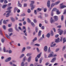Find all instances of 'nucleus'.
<instances>
[{"label": "nucleus", "mask_w": 66, "mask_h": 66, "mask_svg": "<svg viewBox=\"0 0 66 66\" xmlns=\"http://www.w3.org/2000/svg\"><path fill=\"white\" fill-rule=\"evenodd\" d=\"M60 2V1H59L57 2H56L55 3H52L51 4V7H53V6H54V5H57Z\"/></svg>", "instance_id": "nucleus-1"}, {"label": "nucleus", "mask_w": 66, "mask_h": 66, "mask_svg": "<svg viewBox=\"0 0 66 66\" xmlns=\"http://www.w3.org/2000/svg\"><path fill=\"white\" fill-rule=\"evenodd\" d=\"M30 6H31V10H33V1H32L31 2V3L30 4Z\"/></svg>", "instance_id": "nucleus-2"}, {"label": "nucleus", "mask_w": 66, "mask_h": 66, "mask_svg": "<svg viewBox=\"0 0 66 66\" xmlns=\"http://www.w3.org/2000/svg\"><path fill=\"white\" fill-rule=\"evenodd\" d=\"M8 12H9V13H7L6 14V17H8L10 16V13H11V11L10 10L9 11H6V13H8Z\"/></svg>", "instance_id": "nucleus-3"}, {"label": "nucleus", "mask_w": 66, "mask_h": 66, "mask_svg": "<svg viewBox=\"0 0 66 66\" xmlns=\"http://www.w3.org/2000/svg\"><path fill=\"white\" fill-rule=\"evenodd\" d=\"M11 60V57H9L6 59L5 61V62H9Z\"/></svg>", "instance_id": "nucleus-4"}, {"label": "nucleus", "mask_w": 66, "mask_h": 66, "mask_svg": "<svg viewBox=\"0 0 66 66\" xmlns=\"http://www.w3.org/2000/svg\"><path fill=\"white\" fill-rule=\"evenodd\" d=\"M54 19L55 21H57L59 20V17H58L57 16H54Z\"/></svg>", "instance_id": "nucleus-5"}, {"label": "nucleus", "mask_w": 66, "mask_h": 66, "mask_svg": "<svg viewBox=\"0 0 66 66\" xmlns=\"http://www.w3.org/2000/svg\"><path fill=\"white\" fill-rule=\"evenodd\" d=\"M47 6L48 8H49L50 7V2L49 1H48L47 2Z\"/></svg>", "instance_id": "nucleus-6"}, {"label": "nucleus", "mask_w": 66, "mask_h": 66, "mask_svg": "<svg viewBox=\"0 0 66 66\" xmlns=\"http://www.w3.org/2000/svg\"><path fill=\"white\" fill-rule=\"evenodd\" d=\"M56 59V57H55L53 58L51 60V63H54V62L55 61Z\"/></svg>", "instance_id": "nucleus-7"}, {"label": "nucleus", "mask_w": 66, "mask_h": 66, "mask_svg": "<svg viewBox=\"0 0 66 66\" xmlns=\"http://www.w3.org/2000/svg\"><path fill=\"white\" fill-rule=\"evenodd\" d=\"M51 54H50V55L48 56V57H51L53 56V52H51Z\"/></svg>", "instance_id": "nucleus-8"}, {"label": "nucleus", "mask_w": 66, "mask_h": 66, "mask_svg": "<svg viewBox=\"0 0 66 66\" xmlns=\"http://www.w3.org/2000/svg\"><path fill=\"white\" fill-rule=\"evenodd\" d=\"M59 42H60V38H57V39H55V42L56 43H58Z\"/></svg>", "instance_id": "nucleus-9"}, {"label": "nucleus", "mask_w": 66, "mask_h": 66, "mask_svg": "<svg viewBox=\"0 0 66 66\" xmlns=\"http://www.w3.org/2000/svg\"><path fill=\"white\" fill-rule=\"evenodd\" d=\"M48 50V47L47 46H45L44 48V51L45 52H46Z\"/></svg>", "instance_id": "nucleus-10"}, {"label": "nucleus", "mask_w": 66, "mask_h": 66, "mask_svg": "<svg viewBox=\"0 0 66 66\" xmlns=\"http://www.w3.org/2000/svg\"><path fill=\"white\" fill-rule=\"evenodd\" d=\"M50 22L51 23H53V22H55V20L53 19L52 18H51L50 19Z\"/></svg>", "instance_id": "nucleus-11"}, {"label": "nucleus", "mask_w": 66, "mask_h": 66, "mask_svg": "<svg viewBox=\"0 0 66 66\" xmlns=\"http://www.w3.org/2000/svg\"><path fill=\"white\" fill-rule=\"evenodd\" d=\"M31 57H31V56H30L29 57L27 60V61L28 62H30L31 61Z\"/></svg>", "instance_id": "nucleus-12"}, {"label": "nucleus", "mask_w": 66, "mask_h": 66, "mask_svg": "<svg viewBox=\"0 0 66 66\" xmlns=\"http://www.w3.org/2000/svg\"><path fill=\"white\" fill-rule=\"evenodd\" d=\"M42 54V53H40L39 54H38L37 56V57L38 58V59H39L40 57V55H41V54Z\"/></svg>", "instance_id": "nucleus-13"}, {"label": "nucleus", "mask_w": 66, "mask_h": 66, "mask_svg": "<svg viewBox=\"0 0 66 66\" xmlns=\"http://www.w3.org/2000/svg\"><path fill=\"white\" fill-rule=\"evenodd\" d=\"M56 13H57V15H59V14H60L61 13V12H60L58 10H57L56 11Z\"/></svg>", "instance_id": "nucleus-14"}, {"label": "nucleus", "mask_w": 66, "mask_h": 66, "mask_svg": "<svg viewBox=\"0 0 66 66\" xmlns=\"http://www.w3.org/2000/svg\"><path fill=\"white\" fill-rule=\"evenodd\" d=\"M46 37H47L48 38H49L50 36V35L49 33H48L46 36Z\"/></svg>", "instance_id": "nucleus-15"}, {"label": "nucleus", "mask_w": 66, "mask_h": 66, "mask_svg": "<svg viewBox=\"0 0 66 66\" xmlns=\"http://www.w3.org/2000/svg\"><path fill=\"white\" fill-rule=\"evenodd\" d=\"M7 6V4H4L3 5V6H2V8L3 9H4L6 7V6Z\"/></svg>", "instance_id": "nucleus-16"}, {"label": "nucleus", "mask_w": 66, "mask_h": 66, "mask_svg": "<svg viewBox=\"0 0 66 66\" xmlns=\"http://www.w3.org/2000/svg\"><path fill=\"white\" fill-rule=\"evenodd\" d=\"M8 31L10 32H12L13 31V29L12 28H10L8 29Z\"/></svg>", "instance_id": "nucleus-17"}, {"label": "nucleus", "mask_w": 66, "mask_h": 66, "mask_svg": "<svg viewBox=\"0 0 66 66\" xmlns=\"http://www.w3.org/2000/svg\"><path fill=\"white\" fill-rule=\"evenodd\" d=\"M18 10V8L17 7H15L14 9V13H15L16 11Z\"/></svg>", "instance_id": "nucleus-18"}, {"label": "nucleus", "mask_w": 66, "mask_h": 66, "mask_svg": "<svg viewBox=\"0 0 66 66\" xmlns=\"http://www.w3.org/2000/svg\"><path fill=\"white\" fill-rule=\"evenodd\" d=\"M12 9V7L10 6L8 7L7 9L8 10H9V11H11V10Z\"/></svg>", "instance_id": "nucleus-19"}, {"label": "nucleus", "mask_w": 66, "mask_h": 66, "mask_svg": "<svg viewBox=\"0 0 66 66\" xmlns=\"http://www.w3.org/2000/svg\"><path fill=\"white\" fill-rule=\"evenodd\" d=\"M65 7H66V6L63 5L60 7V9H63L65 8Z\"/></svg>", "instance_id": "nucleus-20"}, {"label": "nucleus", "mask_w": 66, "mask_h": 66, "mask_svg": "<svg viewBox=\"0 0 66 66\" xmlns=\"http://www.w3.org/2000/svg\"><path fill=\"white\" fill-rule=\"evenodd\" d=\"M41 33H42V31L40 30L38 32V35L39 36H40L41 35Z\"/></svg>", "instance_id": "nucleus-21"}, {"label": "nucleus", "mask_w": 66, "mask_h": 66, "mask_svg": "<svg viewBox=\"0 0 66 66\" xmlns=\"http://www.w3.org/2000/svg\"><path fill=\"white\" fill-rule=\"evenodd\" d=\"M25 50H26V47H23L22 50V52H23V51H25Z\"/></svg>", "instance_id": "nucleus-22"}, {"label": "nucleus", "mask_w": 66, "mask_h": 66, "mask_svg": "<svg viewBox=\"0 0 66 66\" xmlns=\"http://www.w3.org/2000/svg\"><path fill=\"white\" fill-rule=\"evenodd\" d=\"M24 55V54H21V56H20V59H21V58H22V57H23Z\"/></svg>", "instance_id": "nucleus-23"}, {"label": "nucleus", "mask_w": 66, "mask_h": 66, "mask_svg": "<svg viewBox=\"0 0 66 66\" xmlns=\"http://www.w3.org/2000/svg\"><path fill=\"white\" fill-rule=\"evenodd\" d=\"M65 49H66V46H64L63 47V48L62 49V51H64V50H65Z\"/></svg>", "instance_id": "nucleus-24"}, {"label": "nucleus", "mask_w": 66, "mask_h": 66, "mask_svg": "<svg viewBox=\"0 0 66 66\" xmlns=\"http://www.w3.org/2000/svg\"><path fill=\"white\" fill-rule=\"evenodd\" d=\"M21 66H24V63L23 62H22L21 63Z\"/></svg>", "instance_id": "nucleus-25"}, {"label": "nucleus", "mask_w": 66, "mask_h": 66, "mask_svg": "<svg viewBox=\"0 0 66 66\" xmlns=\"http://www.w3.org/2000/svg\"><path fill=\"white\" fill-rule=\"evenodd\" d=\"M42 61H43V59L42 58H41L39 60V63L40 64H41V63H42Z\"/></svg>", "instance_id": "nucleus-26"}, {"label": "nucleus", "mask_w": 66, "mask_h": 66, "mask_svg": "<svg viewBox=\"0 0 66 66\" xmlns=\"http://www.w3.org/2000/svg\"><path fill=\"white\" fill-rule=\"evenodd\" d=\"M27 21L28 23H31V20H30L29 18L27 19Z\"/></svg>", "instance_id": "nucleus-27"}, {"label": "nucleus", "mask_w": 66, "mask_h": 66, "mask_svg": "<svg viewBox=\"0 0 66 66\" xmlns=\"http://www.w3.org/2000/svg\"><path fill=\"white\" fill-rule=\"evenodd\" d=\"M1 41L2 43H4L5 41V39L4 38H2L1 40Z\"/></svg>", "instance_id": "nucleus-28"}, {"label": "nucleus", "mask_w": 66, "mask_h": 66, "mask_svg": "<svg viewBox=\"0 0 66 66\" xmlns=\"http://www.w3.org/2000/svg\"><path fill=\"white\" fill-rule=\"evenodd\" d=\"M61 20L62 21H63L64 20V15H62L61 16Z\"/></svg>", "instance_id": "nucleus-29"}, {"label": "nucleus", "mask_w": 66, "mask_h": 66, "mask_svg": "<svg viewBox=\"0 0 66 66\" xmlns=\"http://www.w3.org/2000/svg\"><path fill=\"white\" fill-rule=\"evenodd\" d=\"M3 28L4 29V30H6V27H5V25H3Z\"/></svg>", "instance_id": "nucleus-30"}, {"label": "nucleus", "mask_w": 66, "mask_h": 66, "mask_svg": "<svg viewBox=\"0 0 66 66\" xmlns=\"http://www.w3.org/2000/svg\"><path fill=\"white\" fill-rule=\"evenodd\" d=\"M38 30V28H37V27H36L35 31H36V33H37V32Z\"/></svg>", "instance_id": "nucleus-31"}, {"label": "nucleus", "mask_w": 66, "mask_h": 66, "mask_svg": "<svg viewBox=\"0 0 66 66\" xmlns=\"http://www.w3.org/2000/svg\"><path fill=\"white\" fill-rule=\"evenodd\" d=\"M51 35L52 36H53L54 34L53 33V31L52 30L51 31Z\"/></svg>", "instance_id": "nucleus-32"}, {"label": "nucleus", "mask_w": 66, "mask_h": 66, "mask_svg": "<svg viewBox=\"0 0 66 66\" xmlns=\"http://www.w3.org/2000/svg\"><path fill=\"white\" fill-rule=\"evenodd\" d=\"M56 11V8H54L52 10V11L53 12L54 11Z\"/></svg>", "instance_id": "nucleus-33"}, {"label": "nucleus", "mask_w": 66, "mask_h": 66, "mask_svg": "<svg viewBox=\"0 0 66 66\" xmlns=\"http://www.w3.org/2000/svg\"><path fill=\"white\" fill-rule=\"evenodd\" d=\"M18 6H19V7H21V6H22V5H21V4H18L17 5Z\"/></svg>", "instance_id": "nucleus-34"}, {"label": "nucleus", "mask_w": 66, "mask_h": 66, "mask_svg": "<svg viewBox=\"0 0 66 66\" xmlns=\"http://www.w3.org/2000/svg\"><path fill=\"white\" fill-rule=\"evenodd\" d=\"M3 50L4 52H6V49H5V47H4Z\"/></svg>", "instance_id": "nucleus-35"}, {"label": "nucleus", "mask_w": 66, "mask_h": 66, "mask_svg": "<svg viewBox=\"0 0 66 66\" xmlns=\"http://www.w3.org/2000/svg\"><path fill=\"white\" fill-rule=\"evenodd\" d=\"M5 36L7 38L9 39H10V37L9 36H8L6 34L5 35Z\"/></svg>", "instance_id": "nucleus-36"}, {"label": "nucleus", "mask_w": 66, "mask_h": 66, "mask_svg": "<svg viewBox=\"0 0 66 66\" xmlns=\"http://www.w3.org/2000/svg\"><path fill=\"white\" fill-rule=\"evenodd\" d=\"M35 46H38V47H39V46H40V45L39 44H36L34 45Z\"/></svg>", "instance_id": "nucleus-37"}, {"label": "nucleus", "mask_w": 66, "mask_h": 66, "mask_svg": "<svg viewBox=\"0 0 66 66\" xmlns=\"http://www.w3.org/2000/svg\"><path fill=\"white\" fill-rule=\"evenodd\" d=\"M42 10V9H40L39 8H38L37 10V11H41Z\"/></svg>", "instance_id": "nucleus-38"}, {"label": "nucleus", "mask_w": 66, "mask_h": 66, "mask_svg": "<svg viewBox=\"0 0 66 66\" xmlns=\"http://www.w3.org/2000/svg\"><path fill=\"white\" fill-rule=\"evenodd\" d=\"M27 12L28 13H30L31 12V10L29 9H28V10Z\"/></svg>", "instance_id": "nucleus-39"}, {"label": "nucleus", "mask_w": 66, "mask_h": 66, "mask_svg": "<svg viewBox=\"0 0 66 66\" xmlns=\"http://www.w3.org/2000/svg\"><path fill=\"white\" fill-rule=\"evenodd\" d=\"M3 22L4 24H6L7 23L5 21V20H3Z\"/></svg>", "instance_id": "nucleus-40"}, {"label": "nucleus", "mask_w": 66, "mask_h": 66, "mask_svg": "<svg viewBox=\"0 0 66 66\" xmlns=\"http://www.w3.org/2000/svg\"><path fill=\"white\" fill-rule=\"evenodd\" d=\"M0 34L1 35H3V34L2 33V30L1 29H0Z\"/></svg>", "instance_id": "nucleus-41"}, {"label": "nucleus", "mask_w": 66, "mask_h": 66, "mask_svg": "<svg viewBox=\"0 0 66 66\" xmlns=\"http://www.w3.org/2000/svg\"><path fill=\"white\" fill-rule=\"evenodd\" d=\"M11 20L13 21V22H14V21H15V20L13 18H11Z\"/></svg>", "instance_id": "nucleus-42"}, {"label": "nucleus", "mask_w": 66, "mask_h": 66, "mask_svg": "<svg viewBox=\"0 0 66 66\" xmlns=\"http://www.w3.org/2000/svg\"><path fill=\"white\" fill-rule=\"evenodd\" d=\"M35 60L36 62H37L38 61V58H37V57H36Z\"/></svg>", "instance_id": "nucleus-43"}, {"label": "nucleus", "mask_w": 66, "mask_h": 66, "mask_svg": "<svg viewBox=\"0 0 66 66\" xmlns=\"http://www.w3.org/2000/svg\"><path fill=\"white\" fill-rule=\"evenodd\" d=\"M63 40V43H64L65 42H66V40H65V38H64Z\"/></svg>", "instance_id": "nucleus-44"}, {"label": "nucleus", "mask_w": 66, "mask_h": 66, "mask_svg": "<svg viewBox=\"0 0 66 66\" xmlns=\"http://www.w3.org/2000/svg\"><path fill=\"white\" fill-rule=\"evenodd\" d=\"M21 16H26V14L24 13H23L21 15Z\"/></svg>", "instance_id": "nucleus-45"}, {"label": "nucleus", "mask_w": 66, "mask_h": 66, "mask_svg": "<svg viewBox=\"0 0 66 66\" xmlns=\"http://www.w3.org/2000/svg\"><path fill=\"white\" fill-rule=\"evenodd\" d=\"M34 23H36L37 22V21L36 20V19H34Z\"/></svg>", "instance_id": "nucleus-46"}, {"label": "nucleus", "mask_w": 66, "mask_h": 66, "mask_svg": "<svg viewBox=\"0 0 66 66\" xmlns=\"http://www.w3.org/2000/svg\"><path fill=\"white\" fill-rule=\"evenodd\" d=\"M51 52V50H50V47H49L48 50V52Z\"/></svg>", "instance_id": "nucleus-47"}, {"label": "nucleus", "mask_w": 66, "mask_h": 66, "mask_svg": "<svg viewBox=\"0 0 66 66\" xmlns=\"http://www.w3.org/2000/svg\"><path fill=\"white\" fill-rule=\"evenodd\" d=\"M34 13L35 14V15H37V12H36V10H35L34 11Z\"/></svg>", "instance_id": "nucleus-48"}, {"label": "nucleus", "mask_w": 66, "mask_h": 66, "mask_svg": "<svg viewBox=\"0 0 66 66\" xmlns=\"http://www.w3.org/2000/svg\"><path fill=\"white\" fill-rule=\"evenodd\" d=\"M63 31L62 30H61V31H60V35H62V34H63Z\"/></svg>", "instance_id": "nucleus-49"}, {"label": "nucleus", "mask_w": 66, "mask_h": 66, "mask_svg": "<svg viewBox=\"0 0 66 66\" xmlns=\"http://www.w3.org/2000/svg\"><path fill=\"white\" fill-rule=\"evenodd\" d=\"M7 3V1L6 0H4V3L5 4H6Z\"/></svg>", "instance_id": "nucleus-50"}, {"label": "nucleus", "mask_w": 66, "mask_h": 66, "mask_svg": "<svg viewBox=\"0 0 66 66\" xmlns=\"http://www.w3.org/2000/svg\"><path fill=\"white\" fill-rule=\"evenodd\" d=\"M30 44L31 45H33V40H32L31 41Z\"/></svg>", "instance_id": "nucleus-51"}, {"label": "nucleus", "mask_w": 66, "mask_h": 66, "mask_svg": "<svg viewBox=\"0 0 66 66\" xmlns=\"http://www.w3.org/2000/svg\"><path fill=\"white\" fill-rule=\"evenodd\" d=\"M37 39V37H35L33 40V42H35V40H36Z\"/></svg>", "instance_id": "nucleus-52"}, {"label": "nucleus", "mask_w": 66, "mask_h": 66, "mask_svg": "<svg viewBox=\"0 0 66 66\" xmlns=\"http://www.w3.org/2000/svg\"><path fill=\"white\" fill-rule=\"evenodd\" d=\"M9 54H10L11 53H12V50H10L9 51Z\"/></svg>", "instance_id": "nucleus-53"}, {"label": "nucleus", "mask_w": 66, "mask_h": 66, "mask_svg": "<svg viewBox=\"0 0 66 66\" xmlns=\"http://www.w3.org/2000/svg\"><path fill=\"white\" fill-rule=\"evenodd\" d=\"M3 20V19H2L0 21V25H1V24H2V21Z\"/></svg>", "instance_id": "nucleus-54"}, {"label": "nucleus", "mask_w": 66, "mask_h": 66, "mask_svg": "<svg viewBox=\"0 0 66 66\" xmlns=\"http://www.w3.org/2000/svg\"><path fill=\"white\" fill-rule=\"evenodd\" d=\"M18 29H19V30H21V31H22V29H21V28L20 27H18Z\"/></svg>", "instance_id": "nucleus-55"}, {"label": "nucleus", "mask_w": 66, "mask_h": 66, "mask_svg": "<svg viewBox=\"0 0 66 66\" xmlns=\"http://www.w3.org/2000/svg\"><path fill=\"white\" fill-rule=\"evenodd\" d=\"M26 55L28 56H30V55H31V54H27Z\"/></svg>", "instance_id": "nucleus-56"}, {"label": "nucleus", "mask_w": 66, "mask_h": 66, "mask_svg": "<svg viewBox=\"0 0 66 66\" xmlns=\"http://www.w3.org/2000/svg\"><path fill=\"white\" fill-rule=\"evenodd\" d=\"M24 34L26 36H28V35L27 34V32H26L25 33H24Z\"/></svg>", "instance_id": "nucleus-57"}, {"label": "nucleus", "mask_w": 66, "mask_h": 66, "mask_svg": "<svg viewBox=\"0 0 66 66\" xmlns=\"http://www.w3.org/2000/svg\"><path fill=\"white\" fill-rule=\"evenodd\" d=\"M23 25H25L26 24V21H24L23 22Z\"/></svg>", "instance_id": "nucleus-58"}, {"label": "nucleus", "mask_w": 66, "mask_h": 66, "mask_svg": "<svg viewBox=\"0 0 66 66\" xmlns=\"http://www.w3.org/2000/svg\"><path fill=\"white\" fill-rule=\"evenodd\" d=\"M38 18H40V19H42V15H40L38 16Z\"/></svg>", "instance_id": "nucleus-59"}, {"label": "nucleus", "mask_w": 66, "mask_h": 66, "mask_svg": "<svg viewBox=\"0 0 66 66\" xmlns=\"http://www.w3.org/2000/svg\"><path fill=\"white\" fill-rule=\"evenodd\" d=\"M66 14V9L64 10V12L63 13V14Z\"/></svg>", "instance_id": "nucleus-60"}, {"label": "nucleus", "mask_w": 66, "mask_h": 66, "mask_svg": "<svg viewBox=\"0 0 66 66\" xmlns=\"http://www.w3.org/2000/svg\"><path fill=\"white\" fill-rule=\"evenodd\" d=\"M12 35H13V33L11 32L9 34V36H11Z\"/></svg>", "instance_id": "nucleus-61"}, {"label": "nucleus", "mask_w": 66, "mask_h": 66, "mask_svg": "<svg viewBox=\"0 0 66 66\" xmlns=\"http://www.w3.org/2000/svg\"><path fill=\"white\" fill-rule=\"evenodd\" d=\"M36 49L37 51V52H39L40 51H39V49L38 48H37Z\"/></svg>", "instance_id": "nucleus-62"}, {"label": "nucleus", "mask_w": 66, "mask_h": 66, "mask_svg": "<svg viewBox=\"0 0 66 66\" xmlns=\"http://www.w3.org/2000/svg\"><path fill=\"white\" fill-rule=\"evenodd\" d=\"M61 31H62V30H61V29H58V32H60Z\"/></svg>", "instance_id": "nucleus-63"}, {"label": "nucleus", "mask_w": 66, "mask_h": 66, "mask_svg": "<svg viewBox=\"0 0 66 66\" xmlns=\"http://www.w3.org/2000/svg\"><path fill=\"white\" fill-rule=\"evenodd\" d=\"M24 7H26V6H27V4L24 3Z\"/></svg>", "instance_id": "nucleus-64"}]
</instances>
